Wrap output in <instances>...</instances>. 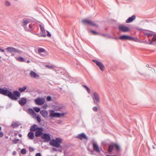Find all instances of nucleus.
Here are the masks:
<instances>
[{
    "instance_id": "21",
    "label": "nucleus",
    "mask_w": 156,
    "mask_h": 156,
    "mask_svg": "<svg viewBox=\"0 0 156 156\" xmlns=\"http://www.w3.org/2000/svg\"><path fill=\"white\" fill-rule=\"evenodd\" d=\"M41 114L44 118H47L48 117V113L46 110H42L40 111Z\"/></svg>"
},
{
    "instance_id": "60",
    "label": "nucleus",
    "mask_w": 156,
    "mask_h": 156,
    "mask_svg": "<svg viewBox=\"0 0 156 156\" xmlns=\"http://www.w3.org/2000/svg\"><path fill=\"white\" fill-rule=\"evenodd\" d=\"M53 150L54 151H56V150L55 148H53Z\"/></svg>"
},
{
    "instance_id": "49",
    "label": "nucleus",
    "mask_w": 156,
    "mask_h": 156,
    "mask_svg": "<svg viewBox=\"0 0 156 156\" xmlns=\"http://www.w3.org/2000/svg\"><path fill=\"white\" fill-rule=\"evenodd\" d=\"M4 135L3 133L2 132L0 131V137H2Z\"/></svg>"
},
{
    "instance_id": "8",
    "label": "nucleus",
    "mask_w": 156,
    "mask_h": 156,
    "mask_svg": "<svg viewBox=\"0 0 156 156\" xmlns=\"http://www.w3.org/2000/svg\"><path fill=\"white\" fill-rule=\"evenodd\" d=\"M34 101L37 105H41L44 104L45 99L44 98H38L35 99Z\"/></svg>"
},
{
    "instance_id": "31",
    "label": "nucleus",
    "mask_w": 156,
    "mask_h": 156,
    "mask_svg": "<svg viewBox=\"0 0 156 156\" xmlns=\"http://www.w3.org/2000/svg\"><path fill=\"white\" fill-rule=\"evenodd\" d=\"M114 147V145H109L108 147V151L110 152H111L113 150Z\"/></svg>"
},
{
    "instance_id": "5",
    "label": "nucleus",
    "mask_w": 156,
    "mask_h": 156,
    "mask_svg": "<svg viewBox=\"0 0 156 156\" xmlns=\"http://www.w3.org/2000/svg\"><path fill=\"white\" fill-rule=\"evenodd\" d=\"M32 20L29 18L24 19L23 20L22 26L23 27L26 31H29L30 30H28L27 27V25L32 21Z\"/></svg>"
},
{
    "instance_id": "46",
    "label": "nucleus",
    "mask_w": 156,
    "mask_h": 156,
    "mask_svg": "<svg viewBox=\"0 0 156 156\" xmlns=\"http://www.w3.org/2000/svg\"><path fill=\"white\" fill-rule=\"evenodd\" d=\"M48 107V105L47 104L44 105L42 106L43 108L44 109H46Z\"/></svg>"
},
{
    "instance_id": "32",
    "label": "nucleus",
    "mask_w": 156,
    "mask_h": 156,
    "mask_svg": "<svg viewBox=\"0 0 156 156\" xmlns=\"http://www.w3.org/2000/svg\"><path fill=\"white\" fill-rule=\"evenodd\" d=\"M26 89L27 87L26 86H23L22 87H20L18 90L20 92H24Z\"/></svg>"
},
{
    "instance_id": "27",
    "label": "nucleus",
    "mask_w": 156,
    "mask_h": 156,
    "mask_svg": "<svg viewBox=\"0 0 156 156\" xmlns=\"http://www.w3.org/2000/svg\"><path fill=\"white\" fill-rule=\"evenodd\" d=\"M63 109V107L61 106H57L54 107V109L56 111L61 112L62 111Z\"/></svg>"
},
{
    "instance_id": "37",
    "label": "nucleus",
    "mask_w": 156,
    "mask_h": 156,
    "mask_svg": "<svg viewBox=\"0 0 156 156\" xmlns=\"http://www.w3.org/2000/svg\"><path fill=\"white\" fill-rule=\"evenodd\" d=\"M20 141L19 139H15L12 140V142L14 144H16L17 143Z\"/></svg>"
},
{
    "instance_id": "7",
    "label": "nucleus",
    "mask_w": 156,
    "mask_h": 156,
    "mask_svg": "<svg viewBox=\"0 0 156 156\" xmlns=\"http://www.w3.org/2000/svg\"><path fill=\"white\" fill-rule=\"evenodd\" d=\"M94 100V103L95 105H98L100 102V98L98 94L96 92H94L92 96Z\"/></svg>"
},
{
    "instance_id": "55",
    "label": "nucleus",
    "mask_w": 156,
    "mask_h": 156,
    "mask_svg": "<svg viewBox=\"0 0 156 156\" xmlns=\"http://www.w3.org/2000/svg\"><path fill=\"white\" fill-rule=\"evenodd\" d=\"M19 136L20 137H21L22 136V135L21 134H19Z\"/></svg>"
},
{
    "instance_id": "24",
    "label": "nucleus",
    "mask_w": 156,
    "mask_h": 156,
    "mask_svg": "<svg viewBox=\"0 0 156 156\" xmlns=\"http://www.w3.org/2000/svg\"><path fill=\"white\" fill-rule=\"evenodd\" d=\"M15 58L17 60L20 62H26V59L22 57H15Z\"/></svg>"
},
{
    "instance_id": "17",
    "label": "nucleus",
    "mask_w": 156,
    "mask_h": 156,
    "mask_svg": "<svg viewBox=\"0 0 156 156\" xmlns=\"http://www.w3.org/2000/svg\"><path fill=\"white\" fill-rule=\"evenodd\" d=\"M76 137L80 140H82L83 138L86 140L88 139V137L83 133H82L80 134H79Z\"/></svg>"
},
{
    "instance_id": "43",
    "label": "nucleus",
    "mask_w": 156,
    "mask_h": 156,
    "mask_svg": "<svg viewBox=\"0 0 156 156\" xmlns=\"http://www.w3.org/2000/svg\"><path fill=\"white\" fill-rule=\"evenodd\" d=\"M92 109L93 111L94 112H97L98 110V108L97 107H94Z\"/></svg>"
},
{
    "instance_id": "10",
    "label": "nucleus",
    "mask_w": 156,
    "mask_h": 156,
    "mask_svg": "<svg viewBox=\"0 0 156 156\" xmlns=\"http://www.w3.org/2000/svg\"><path fill=\"white\" fill-rule=\"evenodd\" d=\"M92 61L94 62L96 65L99 67L100 69L102 71L104 70L105 67L103 64L101 62L95 60H93Z\"/></svg>"
},
{
    "instance_id": "19",
    "label": "nucleus",
    "mask_w": 156,
    "mask_h": 156,
    "mask_svg": "<svg viewBox=\"0 0 156 156\" xmlns=\"http://www.w3.org/2000/svg\"><path fill=\"white\" fill-rule=\"evenodd\" d=\"M7 88L4 87L3 88H0V94L4 95H7Z\"/></svg>"
},
{
    "instance_id": "38",
    "label": "nucleus",
    "mask_w": 156,
    "mask_h": 156,
    "mask_svg": "<svg viewBox=\"0 0 156 156\" xmlns=\"http://www.w3.org/2000/svg\"><path fill=\"white\" fill-rule=\"evenodd\" d=\"M113 145L114 147H115L116 150H119V147L118 145L115 144H114Z\"/></svg>"
},
{
    "instance_id": "2",
    "label": "nucleus",
    "mask_w": 156,
    "mask_h": 156,
    "mask_svg": "<svg viewBox=\"0 0 156 156\" xmlns=\"http://www.w3.org/2000/svg\"><path fill=\"white\" fill-rule=\"evenodd\" d=\"M62 143V139L60 138H57L55 140L52 139L51 140L50 142V144L52 146L57 147H60L61 150H59V151L61 152L62 147L60 145Z\"/></svg>"
},
{
    "instance_id": "6",
    "label": "nucleus",
    "mask_w": 156,
    "mask_h": 156,
    "mask_svg": "<svg viewBox=\"0 0 156 156\" xmlns=\"http://www.w3.org/2000/svg\"><path fill=\"white\" fill-rule=\"evenodd\" d=\"M6 50L9 52H15L20 55L22 53V51L19 50L18 49L12 47H8L6 48Z\"/></svg>"
},
{
    "instance_id": "51",
    "label": "nucleus",
    "mask_w": 156,
    "mask_h": 156,
    "mask_svg": "<svg viewBox=\"0 0 156 156\" xmlns=\"http://www.w3.org/2000/svg\"><path fill=\"white\" fill-rule=\"evenodd\" d=\"M34 149L33 148L30 147L29 148V150L30 152L33 151H34Z\"/></svg>"
},
{
    "instance_id": "41",
    "label": "nucleus",
    "mask_w": 156,
    "mask_h": 156,
    "mask_svg": "<svg viewBox=\"0 0 156 156\" xmlns=\"http://www.w3.org/2000/svg\"><path fill=\"white\" fill-rule=\"evenodd\" d=\"M36 119H37V120L38 122H41V118L38 115H37L36 117Z\"/></svg>"
},
{
    "instance_id": "1",
    "label": "nucleus",
    "mask_w": 156,
    "mask_h": 156,
    "mask_svg": "<svg viewBox=\"0 0 156 156\" xmlns=\"http://www.w3.org/2000/svg\"><path fill=\"white\" fill-rule=\"evenodd\" d=\"M7 95L5 96H8L9 98L12 100H16L17 99V97H20V93L17 91H14L12 94L11 91L7 88Z\"/></svg>"
},
{
    "instance_id": "30",
    "label": "nucleus",
    "mask_w": 156,
    "mask_h": 156,
    "mask_svg": "<svg viewBox=\"0 0 156 156\" xmlns=\"http://www.w3.org/2000/svg\"><path fill=\"white\" fill-rule=\"evenodd\" d=\"M153 37L152 38V40L149 43V44H151L154 42L156 41V35H153Z\"/></svg>"
},
{
    "instance_id": "35",
    "label": "nucleus",
    "mask_w": 156,
    "mask_h": 156,
    "mask_svg": "<svg viewBox=\"0 0 156 156\" xmlns=\"http://www.w3.org/2000/svg\"><path fill=\"white\" fill-rule=\"evenodd\" d=\"M34 110L37 112H39L40 111V108L37 107H34Z\"/></svg>"
},
{
    "instance_id": "52",
    "label": "nucleus",
    "mask_w": 156,
    "mask_h": 156,
    "mask_svg": "<svg viewBox=\"0 0 156 156\" xmlns=\"http://www.w3.org/2000/svg\"><path fill=\"white\" fill-rule=\"evenodd\" d=\"M35 156H41V154L40 153H37Z\"/></svg>"
},
{
    "instance_id": "9",
    "label": "nucleus",
    "mask_w": 156,
    "mask_h": 156,
    "mask_svg": "<svg viewBox=\"0 0 156 156\" xmlns=\"http://www.w3.org/2000/svg\"><path fill=\"white\" fill-rule=\"evenodd\" d=\"M50 115L49 117L50 118H52L53 117H59V113H55L53 110H50L49 111Z\"/></svg>"
},
{
    "instance_id": "34",
    "label": "nucleus",
    "mask_w": 156,
    "mask_h": 156,
    "mask_svg": "<svg viewBox=\"0 0 156 156\" xmlns=\"http://www.w3.org/2000/svg\"><path fill=\"white\" fill-rule=\"evenodd\" d=\"M82 86L86 89L88 94H90V90L89 88L87 86L84 85H83Z\"/></svg>"
},
{
    "instance_id": "54",
    "label": "nucleus",
    "mask_w": 156,
    "mask_h": 156,
    "mask_svg": "<svg viewBox=\"0 0 156 156\" xmlns=\"http://www.w3.org/2000/svg\"><path fill=\"white\" fill-rule=\"evenodd\" d=\"M0 51H1L2 52H5V51L3 49H2L0 48Z\"/></svg>"
},
{
    "instance_id": "63",
    "label": "nucleus",
    "mask_w": 156,
    "mask_h": 156,
    "mask_svg": "<svg viewBox=\"0 0 156 156\" xmlns=\"http://www.w3.org/2000/svg\"><path fill=\"white\" fill-rule=\"evenodd\" d=\"M1 127L0 126V131L1 130Z\"/></svg>"
},
{
    "instance_id": "11",
    "label": "nucleus",
    "mask_w": 156,
    "mask_h": 156,
    "mask_svg": "<svg viewBox=\"0 0 156 156\" xmlns=\"http://www.w3.org/2000/svg\"><path fill=\"white\" fill-rule=\"evenodd\" d=\"M43 129L41 127H39V129L36 131L35 133V136L36 137L41 136L43 135Z\"/></svg>"
},
{
    "instance_id": "56",
    "label": "nucleus",
    "mask_w": 156,
    "mask_h": 156,
    "mask_svg": "<svg viewBox=\"0 0 156 156\" xmlns=\"http://www.w3.org/2000/svg\"><path fill=\"white\" fill-rule=\"evenodd\" d=\"M15 53H12V56H15Z\"/></svg>"
},
{
    "instance_id": "40",
    "label": "nucleus",
    "mask_w": 156,
    "mask_h": 156,
    "mask_svg": "<svg viewBox=\"0 0 156 156\" xmlns=\"http://www.w3.org/2000/svg\"><path fill=\"white\" fill-rule=\"evenodd\" d=\"M101 35L102 36L105 37L111 38V37L108 36L106 34H102Z\"/></svg>"
},
{
    "instance_id": "58",
    "label": "nucleus",
    "mask_w": 156,
    "mask_h": 156,
    "mask_svg": "<svg viewBox=\"0 0 156 156\" xmlns=\"http://www.w3.org/2000/svg\"><path fill=\"white\" fill-rule=\"evenodd\" d=\"M112 39H116L117 38H118L117 37H112Z\"/></svg>"
},
{
    "instance_id": "29",
    "label": "nucleus",
    "mask_w": 156,
    "mask_h": 156,
    "mask_svg": "<svg viewBox=\"0 0 156 156\" xmlns=\"http://www.w3.org/2000/svg\"><path fill=\"white\" fill-rule=\"evenodd\" d=\"M28 111L29 113L33 115H36V113L32 109H29L28 110Z\"/></svg>"
},
{
    "instance_id": "48",
    "label": "nucleus",
    "mask_w": 156,
    "mask_h": 156,
    "mask_svg": "<svg viewBox=\"0 0 156 156\" xmlns=\"http://www.w3.org/2000/svg\"><path fill=\"white\" fill-rule=\"evenodd\" d=\"M34 34L36 35H37V36H38L39 37H43L42 35V34H37V33Z\"/></svg>"
},
{
    "instance_id": "42",
    "label": "nucleus",
    "mask_w": 156,
    "mask_h": 156,
    "mask_svg": "<svg viewBox=\"0 0 156 156\" xmlns=\"http://www.w3.org/2000/svg\"><path fill=\"white\" fill-rule=\"evenodd\" d=\"M67 112H63L62 113H59L60 114V116L59 117L61 116H63L64 115L66 114H67Z\"/></svg>"
},
{
    "instance_id": "39",
    "label": "nucleus",
    "mask_w": 156,
    "mask_h": 156,
    "mask_svg": "<svg viewBox=\"0 0 156 156\" xmlns=\"http://www.w3.org/2000/svg\"><path fill=\"white\" fill-rule=\"evenodd\" d=\"M21 152L23 154H25L26 152V149L24 148L22 149L21 151Z\"/></svg>"
},
{
    "instance_id": "22",
    "label": "nucleus",
    "mask_w": 156,
    "mask_h": 156,
    "mask_svg": "<svg viewBox=\"0 0 156 156\" xmlns=\"http://www.w3.org/2000/svg\"><path fill=\"white\" fill-rule=\"evenodd\" d=\"M136 18L135 15H133L131 17H129L126 20V23H129L133 22Z\"/></svg>"
},
{
    "instance_id": "45",
    "label": "nucleus",
    "mask_w": 156,
    "mask_h": 156,
    "mask_svg": "<svg viewBox=\"0 0 156 156\" xmlns=\"http://www.w3.org/2000/svg\"><path fill=\"white\" fill-rule=\"evenodd\" d=\"M45 66L46 67L50 69H52L53 68V67L52 66H49L48 65H45Z\"/></svg>"
},
{
    "instance_id": "16",
    "label": "nucleus",
    "mask_w": 156,
    "mask_h": 156,
    "mask_svg": "<svg viewBox=\"0 0 156 156\" xmlns=\"http://www.w3.org/2000/svg\"><path fill=\"white\" fill-rule=\"evenodd\" d=\"M30 75L32 78H34L37 79L39 76L38 74L32 70L30 71Z\"/></svg>"
},
{
    "instance_id": "15",
    "label": "nucleus",
    "mask_w": 156,
    "mask_h": 156,
    "mask_svg": "<svg viewBox=\"0 0 156 156\" xmlns=\"http://www.w3.org/2000/svg\"><path fill=\"white\" fill-rule=\"evenodd\" d=\"M39 26L40 27L41 31L42 33L43 37H45L46 36V30L44 28L43 25L39 24Z\"/></svg>"
},
{
    "instance_id": "20",
    "label": "nucleus",
    "mask_w": 156,
    "mask_h": 156,
    "mask_svg": "<svg viewBox=\"0 0 156 156\" xmlns=\"http://www.w3.org/2000/svg\"><path fill=\"white\" fill-rule=\"evenodd\" d=\"M93 145L94 150L97 152H100V150L97 144L95 143H93Z\"/></svg>"
},
{
    "instance_id": "33",
    "label": "nucleus",
    "mask_w": 156,
    "mask_h": 156,
    "mask_svg": "<svg viewBox=\"0 0 156 156\" xmlns=\"http://www.w3.org/2000/svg\"><path fill=\"white\" fill-rule=\"evenodd\" d=\"M5 6H9L11 5L10 2L8 1H5Z\"/></svg>"
},
{
    "instance_id": "47",
    "label": "nucleus",
    "mask_w": 156,
    "mask_h": 156,
    "mask_svg": "<svg viewBox=\"0 0 156 156\" xmlns=\"http://www.w3.org/2000/svg\"><path fill=\"white\" fill-rule=\"evenodd\" d=\"M90 32L93 33L94 35H97L98 34V33L94 30H90Z\"/></svg>"
},
{
    "instance_id": "64",
    "label": "nucleus",
    "mask_w": 156,
    "mask_h": 156,
    "mask_svg": "<svg viewBox=\"0 0 156 156\" xmlns=\"http://www.w3.org/2000/svg\"><path fill=\"white\" fill-rule=\"evenodd\" d=\"M6 138H8V137L7 136L6 137Z\"/></svg>"
},
{
    "instance_id": "3",
    "label": "nucleus",
    "mask_w": 156,
    "mask_h": 156,
    "mask_svg": "<svg viewBox=\"0 0 156 156\" xmlns=\"http://www.w3.org/2000/svg\"><path fill=\"white\" fill-rule=\"evenodd\" d=\"M118 39L121 40H130L134 41H136L138 40L136 38L131 37L126 35L120 36L118 37Z\"/></svg>"
},
{
    "instance_id": "12",
    "label": "nucleus",
    "mask_w": 156,
    "mask_h": 156,
    "mask_svg": "<svg viewBox=\"0 0 156 156\" xmlns=\"http://www.w3.org/2000/svg\"><path fill=\"white\" fill-rule=\"evenodd\" d=\"M119 30L123 32H126L130 31L129 28L128 27L124 26H120L119 27Z\"/></svg>"
},
{
    "instance_id": "57",
    "label": "nucleus",
    "mask_w": 156,
    "mask_h": 156,
    "mask_svg": "<svg viewBox=\"0 0 156 156\" xmlns=\"http://www.w3.org/2000/svg\"><path fill=\"white\" fill-rule=\"evenodd\" d=\"M17 133H14V135L15 136H17Z\"/></svg>"
},
{
    "instance_id": "13",
    "label": "nucleus",
    "mask_w": 156,
    "mask_h": 156,
    "mask_svg": "<svg viewBox=\"0 0 156 156\" xmlns=\"http://www.w3.org/2000/svg\"><path fill=\"white\" fill-rule=\"evenodd\" d=\"M41 137L45 142H48L50 140V137L48 134L44 133L43 134Z\"/></svg>"
},
{
    "instance_id": "61",
    "label": "nucleus",
    "mask_w": 156,
    "mask_h": 156,
    "mask_svg": "<svg viewBox=\"0 0 156 156\" xmlns=\"http://www.w3.org/2000/svg\"><path fill=\"white\" fill-rule=\"evenodd\" d=\"M107 156H117L108 155Z\"/></svg>"
},
{
    "instance_id": "50",
    "label": "nucleus",
    "mask_w": 156,
    "mask_h": 156,
    "mask_svg": "<svg viewBox=\"0 0 156 156\" xmlns=\"http://www.w3.org/2000/svg\"><path fill=\"white\" fill-rule=\"evenodd\" d=\"M46 33H47V36L49 37H50L51 36V34L49 33L48 31H46Z\"/></svg>"
},
{
    "instance_id": "59",
    "label": "nucleus",
    "mask_w": 156,
    "mask_h": 156,
    "mask_svg": "<svg viewBox=\"0 0 156 156\" xmlns=\"http://www.w3.org/2000/svg\"><path fill=\"white\" fill-rule=\"evenodd\" d=\"M30 61L29 60H27V63H29L30 62Z\"/></svg>"
},
{
    "instance_id": "53",
    "label": "nucleus",
    "mask_w": 156,
    "mask_h": 156,
    "mask_svg": "<svg viewBox=\"0 0 156 156\" xmlns=\"http://www.w3.org/2000/svg\"><path fill=\"white\" fill-rule=\"evenodd\" d=\"M16 152L15 151L13 152L12 154L14 155H15L16 154Z\"/></svg>"
},
{
    "instance_id": "23",
    "label": "nucleus",
    "mask_w": 156,
    "mask_h": 156,
    "mask_svg": "<svg viewBox=\"0 0 156 156\" xmlns=\"http://www.w3.org/2000/svg\"><path fill=\"white\" fill-rule=\"evenodd\" d=\"M39 127L36 124H34L30 127V130L31 131H34L37 130Z\"/></svg>"
},
{
    "instance_id": "36",
    "label": "nucleus",
    "mask_w": 156,
    "mask_h": 156,
    "mask_svg": "<svg viewBox=\"0 0 156 156\" xmlns=\"http://www.w3.org/2000/svg\"><path fill=\"white\" fill-rule=\"evenodd\" d=\"M145 35L147 36L148 37L151 36L153 35V34L151 33H148L147 32H145L144 33Z\"/></svg>"
},
{
    "instance_id": "4",
    "label": "nucleus",
    "mask_w": 156,
    "mask_h": 156,
    "mask_svg": "<svg viewBox=\"0 0 156 156\" xmlns=\"http://www.w3.org/2000/svg\"><path fill=\"white\" fill-rule=\"evenodd\" d=\"M82 23L84 25H89L90 26L98 27V26L93 21L88 19H84L81 20Z\"/></svg>"
},
{
    "instance_id": "62",
    "label": "nucleus",
    "mask_w": 156,
    "mask_h": 156,
    "mask_svg": "<svg viewBox=\"0 0 156 156\" xmlns=\"http://www.w3.org/2000/svg\"><path fill=\"white\" fill-rule=\"evenodd\" d=\"M146 66H147V67H149V65H146Z\"/></svg>"
},
{
    "instance_id": "18",
    "label": "nucleus",
    "mask_w": 156,
    "mask_h": 156,
    "mask_svg": "<svg viewBox=\"0 0 156 156\" xmlns=\"http://www.w3.org/2000/svg\"><path fill=\"white\" fill-rule=\"evenodd\" d=\"M27 101V100L26 98H21L19 101V104L21 105H25Z\"/></svg>"
},
{
    "instance_id": "28",
    "label": "nucleus",
    "mask_w": 156,
    "mask_h": 156,
    "mask_svg": "<svg viewBox=\"0 0 156 156\" xmlns=\"http://www.w3.org/2000/svg\"><path fill=\"white\" fill-rule=\"evenodd\" d=\"M29 138L30 139H33L34 137V133L32 132H29L28 134Z\"/></svg>"
},
{
    "instance_id": "14",
    "label": "nucleus",
    "mask_w": 156,
    "mask_h": 156,
    "mask_svg": "<svg viewBox=\"0 0 156 156\" xmlns=\"http://www.w3.org/2000/svg\"><path fill=\"white\" fill-rule=\"evenodd\" d=\"M38 53L41 56H44L47 55V53L45 49L41 48H38Z\"/></svg>"
},
{
    "instance_id": "26",
    "label": "nucleus",
    "mask_w": 156,
    "mask_h": 156,
    "mask_svg": "<svg viewBox=\"0 0 156 156\" xmlns=\"http://www.w3.org/2000/svg\"><path fill=\"white\" fill-rule=\"evenodd\" d=\"M29 29L28 28V30H30L28 31L31 32L32 30H34L35 28L34 24L32 23L30 24L29 25Z\"/></svg>"
},
{
    "instance_id": "44",
    "label": "nucleus",
    "mask_w": 156,
    "mask_h": 156,
    "mask_svg": "<svg viewBox=\"0 0 156 156\" xmlns=\"http://www.w3.org/2000/svg\"><path fill=\"white\" fill-rule=\"evenodd\" d=\"M51 100V97L50 96H48L46 98V100L48 101H50Z\"/></svg>"
},
{
    "instance_id": "25",
    "label": "nucleus",
    "mask_w": 156,
    "mask_h": 156,
    "mask_svg": "<svg viewBox=\"0 0 156 156\" xmlns=\"http://www.w3.org/2000/svg\"><path fill=\"white\" fill-rule=\"evenodd\" d=\"M20 124L18 122H13L11 126L13 128H17L20 125Z\"/></svg>"
}]
</instances>
